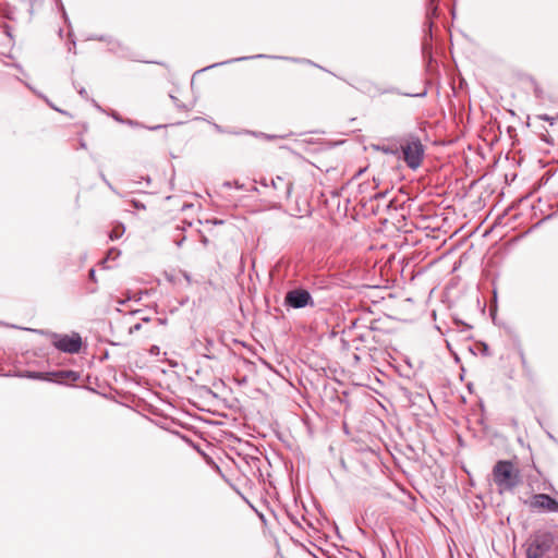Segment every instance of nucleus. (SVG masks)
I'll list each match as a JSON object with an SVG mask.
<instances>
[{"mask_svg":"<svg viewBox=\"0 0 558 558\" xmlns=\"http://www.w3.org/2000/svg\"><path fill=\"white\" fill-rule=\"evenodd\" d=\"M530 508L543 512H558V501L547 494H535L532 496Z\"/></svg>","mask_w":558,"mask_h":558,"instance_id":"nucleus-5","label":"nucleus"},{"mask_svg":"<svg viewBox=\"0 0 558 558\" xmlns=\"http://www.w3.org/2000/svg\"><path fill=\"white\" fill-rule=\"evenodd\" d=\"M113 254L118 255V253L114 251V250H110L109 253H108V256L104 259L100 260L99 265L105 268L106 267V264H107V260L108 258H110L111 256H113Z\"/></svg>","mask_w":558,"mask_h":558,"instance_id":"nucleus-9","label":"nucleus"},{"mask_svg":"<svg viewBox=\"0 0 558 558\" xmlns=\"http://www.w3.org/2000/svg\"><path fill=\"white\" fill-rule=\"evenodd\" d=\"M554 544V536L549 532H536L526 541V558H542Z\"/></svg>","mask_w":558,"mask_h":558,"instance_id":"nucleus-3","label":"nucleus"},{"mask_svg":"<svg viewBox=\"0 0 558 558\" xmlns=\"http://www.w3.org/2000/svg\"><path fill=\"white\" fill-rule=\"evenodd\" d=\"M492 476L499 493L511 492L522 483L519 466L512 460H499L495 463Z\"/></svg>","mask_w":558,"mask_h":558,"instance_id":"nucleus-2","label":"nucleus"},{"mask_svg":"<svg viewBox=\"0 0 558 558\" xmlns=\"http://www.w3.org/2000/svg\"><path fill=\"white\" fill-rule=\"evenodd\" d=\"M156 350H158V347L151 348L153 352H156Z\"/></svg>","mask_w":558,"mask_h":558,"instance_id":"nucleus-14","label":"nucleus"},{"mask_svg":"<svg viewBox=\"0 0 558 558\" xmlns=\"http://www.w3.org/2000/svg\"><path fill=\"white\" fill-rule=\"evenodd\" d=\"M28 378H35V373L34 372H31V371H27L26 374L24 375Z\"/></svg>","mask_w":558,"mask_h":558,"instance_id":"nucleus-11","label":"nucleus"},{"mask_svg":"<svg viewBox=\"0 0 558 558\" xmlns=\"http://www.w3.org/2000/svg\"><path fill=\"white\" fill-rule=\"evenodd\" d=\"M284 302L293 308H302L312 303V296L304 289H295L286 294Z\"/></svg>","mask_w":558,"mask_h":558,"instance_id":"nucleus-6","label":"nucleus"},{"mask_svg":"<svg viewBox=\"0 0 558 558\" xmlns=\"http://www.w3.org/2000/svg\"><path fill=\"white\" fill-rule=\"evenodd\" d=\"M143 322H149V318L145 317L143 318Z\"/></svg>","mask_w":558,"mask_h":558,"instance_id":"nucleus-17","label":"nucleus"},{"mask_svg":"<svg viewBox=\"0 0 558 558\" xmlns=\"http://www.w3.org/2000/svg\"><path fill=\"white\" fill-rule=\"evenodd\" d=\"M4 32L9 37H11L10 27L8 25H4Z\"/></svg>","mask_w":558,"mask_h":558,"instance_id":"nucleus-13","label":"nucleus"},{"mask_svg":"<svg viewBox=\"0 0 558 558\" xmlns=\"http://www.w3.org/2000/svg\"><path fill=\"white\" fill-rule=\"evenodd\" d=\"M271 185L275 190L281 191L283 197L289 198L291 196L293 183L290 180L278 175L271 180Z\"/></svg>","mask_w":558,"mask_h":558,"instance_id":"nucleus-7","label":"nucleus"},{"mask_svg":"<svg viewBox=\"0 0 558 558\" xmlns=\"http://www.w3.org/2000/svg\"><path fill=\"white\" fill-rule=\"evenodd\" d=\"M89 278H90L93 281H96V279H95V270H94V269H90V270H89Z\"/></svg>","mask_w":558,"mask_h":558,"instance_id":"nucleus-12","label":"nucleus"},{"mask_svg":"<svg viewBox=\"0 0 558 558\" xmlns=\"http://www.w3.org/2000/svg\"><path fill=\"white\" fill-rule=\"evenodd\" d=\"M141 324H135L132 327H130V332L133 333L135 331H138L141 329Z\"/></svg>","mask_w":558,"mask_h":558,"instance_id":"nucleus-10","label":"nucleus"},{"mask_svg":"<svg viewBox=\"0 0 558 558\" xmlns=\"http://www.w3.org/2000/svg\"><path fill=\"white\" fill-rule=\"evenodd\" d=\"M384 151L397 155L410 169L416 170L424 160L425 146L417 135L407 134L399 138L398 147L384 148Z\"/></svg>","mask_w":558,"mask_h":558,"instance_id":"nucleus-1","label":"nucleus"},{"mask_svg":"<svg viewBox=\"0 0 558 558\" xmlns=\"http://www.w3.org/2000/svg\"><path fill=\"white\" fill-rule=\"evenodd\" d=\"M156 350H158V347L151 348L153 352H156Z\"/></svg>","mask_w":558,"mask_h":558,"instance_id":"nucleus-15","label":"nucleus"},{"mask_svg":"<svg viewBox=\"0 0 558 558\" xmlns=\"http://www.w3.org/2000/svg\"><path fill=\"white\" fill-rule=\"evenodd\" d=\"M51 343L58 351L76 354L82 349L83 340L78 332L53 333L51 336Z\"/></svg>","mask_w":558,"mask_h":558,"instance_id":"nucleus-4","label":"nucleus"},{"mask_svg":"<svg viewBox=\"0 0 558 558\" xmlns=\"http://www.w3.org/2000/svg\"><path fill=\"white\" fill-rule=\"evenodd\" d=\"M123 232H124V227H123V226H117V227H114V228L110 231V233H109V238H110V240H112V241H113V240H117V239L121 238V235L123 234Z\"/></svg>","mask_w":558,"mask_h":558,"instance_id":"nucleus-8","label":"nucleus"},{"mask_svg":"<svg viewBox=\"0 0 558 558\" xmlns=\"http://www.w3.org/2000/svg\"><path fill=\"white\" fill-rule=\"evenodd\" d=\"M156 350H158V347L151 348L153 352H156Z\"/></svg>","mask_w":558,"mask_h":558,"instance_id":"nucleus-16","label":"nucleus"}]
</instances>
